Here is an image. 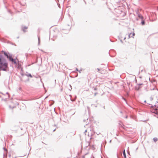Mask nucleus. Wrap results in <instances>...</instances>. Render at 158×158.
I'll list each match as a JSON object with an SVG mask.
<instances>
[{
  "label": "nucleus",
  "mask_w": 158,
  "mask_h": 158,
  "mask_svg": "<svg viewBox=\"0 0 158 158\" xmlns=\"http://www.w3.org/2000/svg\"><path fill=\"white\" fill-rule=\"evenodd\" d=\"M3 52L4 55L6 56L7 58H8L9 60L11 61L12 63H14L15 64H17L18 62V60L17 59H13L12 57V56L10 55L9 53L5 52L2 51Z\"/></svg>",
  "instance_id": "nucleus-1"
},
{
  "label": "nucleus",
  "mask_w": 158,
  "mask_h": 158,
  "mask_svg": "<svg viewBox=\"0 0 158 158\" xmlns=\"http://www.w3.org/2000/svg\"><path fill=\"white\" fill-rule=\"evenodd\" d=\"M142 25H144V22L143 21L142 22Z\"/></svg>",
  "instance_id": "nucleus-9"
},
{
  "label": "nucleus",
  "mask_w": 158,
  "mask_h": 158,
  "mask_svg": "<svg viewBox=\"0 0 158 158\" xmlns=\"http://www.w3.org/2000/svg\"><path fill=\"white\" fill-rule=\"evenodd\" d=\"M126 39V37H125L123 38V39L124 40H125Z\"/></svg>",
  "instance_id": "nucleus-10"
},
{
  "label": "nucleus",
  "mask_w": 158,
  "mask_h": 158,
  "mask_svg": "<svg viewBox=\"0 0 158 158\" xmlns=\"http://www.w3.org/2000/svg\"><path fill=\"white\" fill-rule=\"evenodd\" d=\"M89 78H90V79H91V78L89 77Z\"/></svg>",
  "instance_id": "nucleus-13"
},
{
  "label": "nucleus",
  "mask_w": 158,
  "mask_h": 158,
  "mask_svg": "<svg viewBox=\"0 0 158 158\" xmlns=\"http://www.w3.org/2000/svg\"><path fill=\"white\" fill-rule=\"evenodd\" d=\"M96 93H95V95H96Z\"/></svg>",
  "instance_id": "nucleus-12"
},
{
  "label": "nucleus",
  "mask_w": 158,
  "mask_h": 158,
  "mask_svg": "<svg viewBox=\"0 0 158 158\" xmlns=\"http://www.w3.org/2000/svg\"><path fill=\"white\" fill-rule=\"evenodd\" d=\"M153 140L155 142H156L158 140V139L156 138H153Z\"/></svg>",
  "instance_id": "nucleus-6"
},
{
  "label": "nucleus",
  "mask_w": 158,
  "mask_h": 158,
  "mask_svg": "<svg viewBox=\"0 0 158 158\" xmlns=\"http://www.w3.org/2000/svg\"><path fill=\"white\" fill-rule=\"evenodd\" d=\"M150 99L151 101H152L153 100V98L152 97H151L150 98Z\"/></svg>",
  "instance_id": "nucleus-8"
},
{
  "label": "nucleus",
  "mask_w": 158,
  "mask_h": 158,
  "mask_svg": "<svg viewBox=\"0 0 158 158\" xmlns=\"http://www.w3.org/2000/svg\"><path fill=\"white\" fill-rule=\"evenodd\" d=\"M123 155L124 158H126V153L125 152V150H124V151L123 152Z\"/></svg>",
  "instance_id": "nucleus-4"
},
{
  "label": "nucleus",
  "mask_w": 158,
  "mask_h": 158,
  "mask_svg": "<svg viewBox=\"0 0 158 158\" xmlns=\"http://www.w3.org/2000/svg\"><path fill=\"white\" fill-rule=\"evenodd\" d=\"M95 90H96L97 89L96 88H95Z\"/></svg>",
  "instance_id": "nucleus-14"
},
{
  "label": "nucleus",
  "mask_w": 158,
  "mask_h": 158,
  "mask_svg": "<svg viewBox=\"0 0 158 158\" xmlns=\"http://www.w3.org/2000/svg\"><path fill=\"white\" fill-rule=\"evenodd\" d=\"M135 35V33L134 32H133L132 33H131L128 34V37L127 38V39H130L131 37L134 38V36Z\"/></svg>",
  "instance_id": "nucleus-3"
},
{
  "label": "nucleus",
  "mask_w": 158,
  "mask_h": 158,
  "mask_svg": "<svg viewBox=\"0 0 158 158\" xmlns=\"http://www.w3.org/2000/svg\"><path fill=\"white\" fill-rule=\"evenodd\" d=\"M149 107H150V110L151 112L155 114H158V106L156 107V106H149Z\"/></svg>",
  "instance_id": "nucleus-2"
},
{
  "label": "nucleus",
  "mask_w": 158,
  "mask_h": 158,
  "mask_svg": "<svg viewBox=\"0 0 158 158\" xmlns=\"http://www.w3.org/2000/svg\"><path fill=\"white\" fill-rule=\"evenodd\" d=\"M89 79H88V82H89Z\"/></svg>",
  "instance_id": "nucleus-11"
},
{
  "label": "nucleus",
  "mask_w": 158,
  "mask_h": 158,
  "mask_svg": "<svg viewBox=\"0 0 158 158\" xmlns=\"http://www.w3.org/2000/svg\"><path fill=\"white\" fill-rule=\"evenodd\" d=\"M28 76H29V77H32V76L31 75V74H29L28 75Z\"/></svg>",
  "instance_id": "nucleus-7"
},
{
  "label": "nucleus",
  "mask_w": 158,
  "mask_h": 158,
  "mask_svg": "<svg viewBox=\"0 0 158 158\" xmlns=\"http://www.w3.org/2000/svg\"><path fill=\"white\" fill-rule=\"evenodd\" d=\"M27 29V27H24L23 28V30L24 31H26V30Z\"/></svg>",
  "instance_id": "nucleus-5"
}]
</instances>
